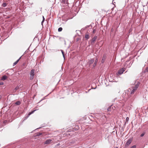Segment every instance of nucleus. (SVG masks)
Returning <instances> with one entry per match:
<instances>
[{
  "mask_svg": "<svg viewBox=\"0 0 148 148\" xmlns=\"http://www.w3.org/2000/svg\"><path fill=\"white\" fill-rule=\"evenodd\" d=\"M126 69L124 68H123L120 69L118 71L116 74L117 76H119L122 74L125 71Z\"/></svg>",
  "mask_w": 148,
  "mask_h": 148,
  "instance_id": "nucleus-1",
  "label": "nucleus"
},
{
  "mask_svg": "<svg viewBox=\"0 0 148 148\" xmlns=\"http://www.w3.org/2000/svg\"><path fill=\"white\" fill-rule=\"evenodd\" d=\"M35 70L34 69H32L30 73V79L31 80L33 79L34 75Z\"/></svg>",
  "mask_w": 148,
  "mask_h": 148,
  "instance_id": "nucleus-2",
  "label": "nucleus"
},
{
  "mask_svg": "<svg viewBox=\"0 0 148 148\" xmlns=\"http://www.w3.org/2000/svg\"><path fill=\"white\" fill-rule=\"evenodd\" d=\"M137 86L136 87H132L130 88L131 90H132V91L131 92V94L132 95L133 94L134 92H135L136 90H137Z\"/></svg>",
  "mask_w": 148,
  "mask_h": 148,
  "instance_id": "nucleus-3",
  "label": "nucleus"
},
{
  "mask_svg": "<svg viewBox=\"0 0 148 148\" xmlns=\"http://www.w3.org/2000/svg\"><path fill=\"white\" fill-rule=\"evenodd\" d=\"M97 38V36H94L93 38L91 40V43H94L95 42V41L96 39Z\"/></svg>",
  "mask_w": 148,
  "mask_h": 148,
  "instance_id": "nucleus-4",
  "label": "nucleus"
},
{
  "mask_svg": "<svg viewBox=\"0 0 148 148\" xmlns=\"http://www.w3.org/2000/svg\"><path fill=\"white\" fill-rule=\"evenodd\" d=\"M132 140V139L131 138L129 139L127 141V143H126V145H129L131 143Z\"/></svg>",
  "mask_w": 148,
  "mask_h": 148,
  "instance_id": "nucleus-5",
  "label": "nucleus"
},
{
  "mask_svg": "<svg viewBox=\"0 0 148 148\" xmlns=\"http://www.w3.org/2000/svg\"><path fill=\"white\" fill-rule=\"evenodd\" d=\"M52 140L50 139H47L45 142L44 143L46 144H50Z\"/></svg>",
  "mask_w": 148,
  "mask_h": 148,
  "instance_id": "nucleus-6",
  "label": "nucleus"
},
{
  "mask_svg": "<svg viewBox=\"0 0 148 148\" xmlns=\"http://www.w3.org/2000/svg\"><path fill=\"white\" fill-rule=\"evenodd\" d=\"M21 58V57H20V58L19 59H18L15 62H14L13 63V66H15V65H16V64H17V63L18 62V61H19V60Z\"/></svg>",
  "mask_w": 148,
  "mask_h": 148,
  "instance_id": "nucleus-7",
  "label": "nucleus"
},
{
  "mask_svg": "<svg viewBox=\"0 0 148 148\" xmlns=\"http://www.w3.org/2000/svg\"><path fill=\"white\" fill-rule=\"evenodd\" d=\"M7 78V76L6 75H3V76H2V78H1V80H5Z\"/></svg>",
  "mask_w": 148,
  "mask_h": 148,
  "instance_id": "nucleus-8",
  "label": "nucleus"
},
{
  "mask_svg": "<svg viewBox=\"0 0 148 148\" xmlns=\"http://www.w3.org/2000/svg\"><path fill=\"white\" fill-rule=\"evenodd\" d=\"M85 38L87 40L89 38V36L88 34H86L85 36Z\"/></svg>",
  "mask_w": 148,
  "mask_h": 148,
  "instance_id": "nucleus-9",
  "label": "nucleus"
},
{
  "mask_svg": "<svg viewBox=\"0 0 148 148\" xmlns=\"http://www.w3.org/2000/svg\"><path fill=\"white\" fill-rule=\"evenodd\" d=\"M94 61V60L93 59H91L89 61L88 63L90 64H91Z\"/></svg>",
  "mask_w": 148,
  "mask_h": 148,
  "instance_id": "nucleus-10",
  "label": "nucleus"
},
{
  "mask_svg": "<svg viewBox=\"0 0 148 148\" xmlns=\"http://www.w3.org/2000/svg\"><path fill=\"white\" fill-rule=\"evenodd\" d=\"M36 110H34L33 111H32V112H30L29 113V114H28V116H27V117H29V116L31 114H33V113L34 112L36 111Z\"/></svg>",
  "mask_w": 148,
  "mask_h": 148,
  "instance_id": "nucleus-11",
  "label": "nucleus"
},
{
  "mask_svg": "<svg viewBox=\"0 0 148 148\" xmlns=\"http://www.w3.org/2000/svg\"><path fill=\"white\" fill-rule=\"evenodd\" d=\"M7 3H3L2 5V6L3 7H5L7 5Z\"/></svg>",
  "mask_w": 148,
  "mask_h": 148,
  "instance_id": "nucleus-12",
  "label": "nucleus"
},
{
  "mask_svg": "<svg viewBox=\"0 0 148 148\" xmlns=\"http://www.w3.org/2000/svg\"><path fill=\"white\" fill-rule=\"evenodd\" d=\"M19 88V87L18 86L16 87L13 90L14 92H15L16 90L18 89Z\"/></svg>",
  "mask_w": 148,
  "mask_h": 148,
  "instance_id": "nucleus-13",
  "label": "nucleus"
},
{
  "mask_svg": "<svg viewBox=\"0 0 148 148\" xmlns=\"http://www.w3.org/2000/svg\"><path fill=\"white\" fill-rule=\"evenodd\" d=\"M21 104V102L20 101H16V103H15V104L17 105H20Z\"/></svg>",
  "mask_w": 148,
  "mask_h": 148,
  "instance_id": "nucleus-14",
  "label": "nucleus"
},
{
  "mask_svg": "<svg viewBox=\"0 0 148 148\" xmlns=\"http://www.w3.org/2000/svg\"><path fill=\"white\" fill-rule=\"evenodd\" d=\"M62 30V28L61 27H60L58 29V31L59 32H61Z\"/></svg>",
  "mask_w": 148,
  "mask_h": 148,
  "instance_id": "nucleus-15",
  "label": "nucleus"
},
{
  "mask_svg": "<svg viewBox=\"0 0 148 148\" xmlns=\"http://www.w3.org/2000/svg\"><path fill=\"white\" fill-rule=\"evenodd\" d=\"M88 27H89L90 28H91L92 27V26L91 25H87V26H86L85 27V28H87Z\"/></svg>",
  "mask_w": 148,
  "mask_h": 148,
  "instance_id": "nucleus-16",
  "label": "nucleus"
},
{
  "mask_svg": "<svg viewBox=\"0 0 148 148\" xmlns=\"http://www.w3.org/2000/svg\"><path fill=\"white\" fill-rule=\"evenodd\" d=\"M105 59V57L104 56H103L102 58V60L101 61V62H102V63H103L104 62Z\"/></svg>",
  "mask_w": 148,
  "mask_h": 148,
  "instance_id": "nucleus-17",
  "label": "nucleus"
},
{
  "mask_svg": "<svg viewBox=\"0 0 148 148\" xmlns=\"http://www.w3.org/2000/svg\"><path fill=\"white\" fill-rule=\"evenodd\" d=\"M60 51L62 52V56H65L64 52L63 50H61Z\"/></svg>",
  "mask_w": 148,
  "mask_h": 148,
  "instance_id": "nucleus-18",
  "label": "nucleus"
},
{
  "mask_svg": "<svg viewBox=\"0 0 148 148\" xmlns=\"http://www.w3.org/2000/svg\"><path fill=\"white\" fill-rule=\"evenodd\" d=\"M60 39L61 40H63L64 41V44H66V41H65V40H64V39L63 38L60 37Z\"/></svg>",
  "mask_w": 148,
  "mask_h": 148,
  "instance_id": "nucleus-19",
  "label": "nucleus"
},
{
  "mask_svg": "<svg viewBox=\"0 0 148 148\" xmlns=\"http://www.w3.org/2000/svg\"><path fill=\"white\" fill-rule=\"evenodd\" d=\"M148 72V67H147L146 69L144 71L145 72Z\"/></svg>",
  "mask_w": 148,
  "mask_h": 148,
  "instance_id": "nucleus-20",
  "label": "nucleus"
},
{
  "mask_svg": "<svg viewBox=\"0 0 148 148\" xmlns=\"http://www.w3.org/2000/svg\"><path fill=\"white\" fill-rule=\"evenodd\" d=\"M96 61H95V62L94 63V64L93 65V67H94L96 65Z\"/></svg>",
  "mask_w": 148,
  "mask_h": 148,
  "instance_id": "nucleus-21",
  "label": "nucleus"
},
{
  "mask_svg": "<svg viewBox=\"0 0 148 148\" xmlns=\"http://www.w3.org/2000/svg\"><path fill=\"white\" fill-rule=\"evenodd\" d=\"M140 84V83L139 82L135 86V87H136L137 86V88H138V86Z\"/></svg>",
  "mask_w": 148,
  "mask_h": 148,
  "instance_id": "nucleus-22",
  "label": "nucleus"
},
{
  "mask_svg": "<svg viewBox=\"0 0 148 148\" xmlns=\"http://www.w3.org/2000/svg\"><path fill=\"white\" fill-rule=\"evenodd\" d=\"M42 134L41 133H38V134H37V136H40Z\"/></svg>",
  "mask_w": 148,
  "mask_h": 148,
  "instance_id": "nucleus-23",
  "label": "nucleus"
},
{
  "mask_svg": "<svg viewBox=\"0 0 148 148\" xmlns=\"http://www.w3.org/2000/svg\"><path fill=\"white\" fill-rule=\"evenodd\" d=\"M136 145H134L131 147L130 148H136Z\"/></svg>",
  "mask_w": 148,
  "mask_h": 148,
  "instance_id": "nucleus-24",
  "label": "nucleus"
},
{
  "mask_svg": "<svg viewBox=\"0 0 148 148\" xmlns=\"http://www.w3.org/2000/svg\"><path fill=\"white\" fill-rule=\"evenodd\" d=\"M107 110L108 111H110L111 110V106L110 107H109L108 108Z\"/></svg>",
  "mask_w": 148,
  "mask_h": 148,
  "instance_id": "nucleus-25",
  "label": "nucleus"
},
{
  "mask_svg": "<svg viewBox=\"0 0 148 148\" xmlns=\"http://www.w3.org/2000/svg\"><path fill=\"white\" fill-rule=\"evenodd\" d=\"M96 32V30L95 29H93V31H92V32L94 34Z\"/></svg>",
  "mask_w": 148,
  "mask_h": 148,
  "instance_id": "nucleus-26",
  "label": "nucleus"
},
{
  "mask_svg": "<svg viewBox=\"0 0 148 148\" xmlns=\"http://www.w3.org/2000/svg\"><path fill=\"white\" fill-rule=\"evenodd\" d=\"M4 84V83L3 82H0V85H3Z\"/></svg>",
  "mask_w": 148,
  "mask_h": 148,
  "instance_id": "nucleus-27",
  "label": "nucleus"
},
{
  "mask_svg": "<svg viewBox=\"0 0 148 148\" xmlns=\"http://www.w3.org/2000/svg\"><path fill=\"white\" fill-rule=\"evenodd\" d=\"M144 135V133H142L140 135L141 137H143Z\"/></svg>",
  "mask_w": 148,
  "mask_h": 148,
  "instance_id": "nucleus-28",
  "label": "nucleus"
},
{
  "mask_svg": "<svg viewBox=\"0 0 148 148\" xmlns=\"http://www.w3.org/2000/svg\"><path fill=\"white\" fill-rule=\"evenodd\" d=\"M129 118L128 117H127L126 118V121H129Z\"/></svg>",
  "mask_w": 148,
  "mask_h": 148,
  "instance_id": "nucleus-29",
  "label": "nucleus"
},
{
  "mask_svg": "<svg viewBox=\"0 0 148 148\" xmlns=\"http://www.w3.org/2000/svg\"><path fill=\"white\" fill-rule=\"evenodd\" d=\"M45 20V18H44V17L43 16L42 21H44Z\"/></svg>",
  "mask_w": 148,
  "mask_h": 148,
  "instance_id": "nucleus-30",
  "label": "nucleus"
},
{
  "mask_svg": "<svg viewBox=\"0 0 148 148\" xmlns=\"http://www.w3.org/2000/svg\"><path fill=\"white\" fill-rule=\"evenodd\" d=\"M44 22V21H42L41 22V24H42V25H43V23Z\"/></svg>",
  "mask_w": 148,
  "mask_h": 148,
  "instance_id": "nucleus-31",
  "label": "nucleus"
},
{
  "mask_svg": "<svg viewBox=\"0 0 148 148\" xmlns=\"http://www.w3.org/2000/svg\"><path fill=\"white\" fill-rule=\"evenodd\" d=\"M95 61H96V64H97V61H98V60H97V59H96V60H95Z\"/></svg>",
  "mask_w": 148,
  "mask_h": 148,
  "instance_id": "nucleus-32",
  "label": "nucleus"
},
{
  "mask_svg": "<svg viewBox=\"0 0 148 148\" xmlns=\"http://www.w3.org/2000/svg\"><path fill=\"white\" fill-rule=\"evenodd\" d=\"M114 0H113V1H112V3H113V4H114V3H115V2L114 1Z\"/></svg>",
  "mask_w": 148,
  "mask_h": 148,
  "instance_id": "nucleus-33",
  "label": "nucleus"
},
{
  "mask_svg": "<svg viewBox=\"0 0 148 148\" xmlns=\"http://www.w3.org/2000/svg\"><path fill=\"white\" fill-rule=\"evenodd\" d=\"M65 56H63V57L64 58V59H65Z\"/></svg>",
  "mask_w": 148,
  "mask_h": 148,
  "instance_id": "nucleus-34",
  "label": "nucleus"
},
{
  "mask_svg": "<svg viewBox=\"0 0 148 148\" xmlns=\"http://www.w3.org/2000/svg\"><path fill=\"white\" fill-rule=\"evenodd\" d=\"M26 51H25V52L24 53V54H23V55H22V56H23V55H24V54H25V53H26Z\"/></svg>",
  "mask_w": 148,
  "mask_h": 148,
  "instance_id": "nucleus-35",
  "label": "nucleus"
},
{
  "mask_svg": "<svg viewBox=\"0 0 148 148\" xmlns=\"http://www.w3.org/2000/svg\"><path fill=\"white\" fill-rule=\"evenodd\" d=\"M1 96H0V99H1Z\"/></svg>",
  "mask_w": 148,
  "mask_h": 148,
  "instance_id": "nucleus-36",
  "label": "nucleus"
}]
</instances>
